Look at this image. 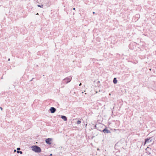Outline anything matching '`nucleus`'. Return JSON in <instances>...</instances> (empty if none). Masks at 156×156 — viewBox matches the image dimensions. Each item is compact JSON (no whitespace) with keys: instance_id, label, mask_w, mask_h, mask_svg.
<instances>
[{"instance_id":"7ed1b4c3","label":"nucleus","mask_w":156,"mask_h":156,"mask_svg":"<svg viewBox=\"0 0 156 156\" xmlns=\"http://www.w3.org/2000/svg\"><path fill=\"white\" fill-rule=\"evenodd\" d=\"M71 80V79H64L62 80V83L64 84H67Z\"/></svg>"},{"instance_id":"aec40b11","label":"nucleus","mask_w":156,"mask_h":156,"mask_svg":"<svg viewBox=\"0 0 156 156\" xmlns=\"http://www.w3.org/2000/svg\"><path fill=\"white\" fill-rule=\"evenodd\" d=\"M8 61H10V58H8Z\"/></svg>"},{"instance_id":"f257e3e1","label":"nucleus","mask_w":156,"mask_h":156,"mask_svg":"<svg viewBox=\"0 0 156 156\" xmlns=\"http://www.w3.org/2000/svg\"><path fill=\"white\" fill-rule=\"evenodd\" d=\"M32 150L37 153H39L41 152V148L37 146H33L31 147Z\"/></svg>"},{"instance_id":"9b49d317","label":"nucleus","mask_w":156,"mask_h":156,"mask_svg":"<svg viewBox=\"0 0 156 156\" xmlns=\"http://www.w3.org/2000/svg\"><path fill=\"white\" fill-rule=\"evenodd\" d=\"M38 6L39 7H40L42 8L43 7V5H38Z\"/></svg>"},{"instance_id":"1a4fd4ad","label":"nucleus","mask_w":156,"mask_h":156,"mask_svg":"<svg viewBox=\"0 0 156 156\" xmlns=\"http://www.w3.org/2000/svg\"><path fill=\"white\" fill-rule=\"evenodd\" d=\"M81 122L80 120H78L77 122V124H80L81 123Z\"/></svg>"},{"instance_id":"a211bd4d","label":"nucleus","mask_w":156,"mask_h":156,"mask_svg":"<svg viewBox=\"0 0 156 156\" xmlns=\"http://www.w3.org/2000/svg\"><path fill=\"white\" fill-rule=\"evenodd\" d=\"M73 10H75V8H73Z\"/></svg>"},{"instance_id":"423d86ee","label":"nucleus","mask_w":156,"mask_h":156,"mask_svg":"<svg viewBox=\"0 0 156 156\" xmlns=\"http://www.w3.org/2000/svg\"><path fill=\"white\" fill-rule=\"evenodd\" d=\"M103 132L105 133H109L110 132V131L109 130L106 129H103Z\"/></svg>"},{"instance_id":"4be33fe9","label":"nucleus","mask_w":156,"mask_h":156,"mask_svg":"<svg viewBox=\"0 0 156 156\" xmlns=\"http://www.w3.org/2000/svg\"><path fill=\"white\" fill-rule=\"evenodd\" d=\"M93 14H95V12H93Z\"/></svg>"},{"instance_id":"5701e85b","label":"nucleus","mask_w":156,"mask_h":156,"mask_svg":"<svg viewBox=\"0 0 156 156\" xmlns=\"http://www.w3.org/2000/svg\"><path fill=\"white\" fill-rule=\"evenodd\" d=\"M36 15H38V13H37V14H36Z\"/></svg>"},{"instance_id":"9d476101","label":"nucleus","mask_w":156,"mask_h":156,"mask_svg":"<svg viewBox=\"0 0 156 156\" xmlns=\"http://www.w3.org/2000/svg\"><path fill=\"white\" fill-rule=\"evenodd\" d=\"M17 153H20V154H22L23 152L22 151H17Z\"/></svg>"},{"instance_id":"4468645a","label":"nucleus","mask_w":156,"mask_h":156,"mask_svg":"<svg viewBox=\"0 0 156 156\" xmlns=\"http://www.w3.org/2000/svg\"><path fill=\"white\" fill-rule=\"evenodd\" d=\"M0 108L2 110H2L3 108H2V107H0Z\"/></svg>"},{"instance_id":"0eeeda50","label":"nucleus","mask_w":156,"mask_h":156,"mask_svg":"<svg viewBox=\"0 0 156 156\" xmlns=\"http://www.w3.org/2000/svg\"><path fill=\"white\" fill-rule=\"evenodd\" d=\"M61 118L64 121H66L67 119L66 117L64 115H62L61 117Z\"/></svg>"},{"instance_id":"f8f14e48","label":"nucleus","mask_w":156,"mask_h":156,"mask_svg":"<svg viewBox=\"0 0 156 156\" xmlns=\"http://www.w3.org/2000/svg\"><path fill=\"white\" fill-rule=\"evenodd\" d=\"M146 139H145V142H144V145H145L146 144Z\"/></svg>"},{"instance_id":"39448f33","label":"nucleus","mask_w":156,"mask_h":156,"mask_svg":"<svg viewBox=\"0 0 156 156\" xmlns=\"http://www.w3.org/2000/svg\"><path fill=\"white\" fill-rule=\"evenodd\" d=\"M51 113H53L55 112L56 109L54 107H52L49 109Z\"/></svg>"},{"instance_id":"6e6552de","label":"nucleus","mask_w":156,"mask_h":156,"mask_svg":"<svg viewBox=\"0 0 156 156\" xmlns=\"http://www.w3.org/2000/svg\"><path fill=\"white\" fill-rule=\"evenodd\" d=\"M117 79H114L113 82L115 84H116L117 83Z\"/></svg>"},{"instance_id":"393cba45","label":"nucleus","mask_w":156,"mask_h":156,"mask_svg":"<svg viewBox=\"0 0 156 156\" xmlns=\"http://www.w3.org/2000/svg\"><path fill=\"white\" fill-rule=\"evenodd\" d=\"M16 151V150H15V151Z\"/></svg>"},{"instance_id":"f3484780","label":"nucleus","mask_w":156,"mask_h":156,"mask_svg":"<svg viewBox=\"0 0 156 156\" xmlns=\"http://www.w3.org/2000/svg\"><path fill=\"white\" fill-rule=\"evenodd\" d=\"M148 148V149H150V150H151V149L149 148V147H147V149Z\"/></svg>"},{"instance_id":"20e7f679","label":"nucleus","mask_w":156,"mask_h":156,"mask_svg":"<svg viewBox=\"0 0 156 156\" xmlns=\"http://www.w3.org/2000/svg\"><path fill=\"white\" fill-rule=\"evenodd\" d=\"M52 140L51 138H48L46 139L45 140V142L46 143L48 144H51V141Z\"/></svg>"},{"instance_id":"ddd939ff","label":"nucleus","mask_w":156,"mask_h":156,"mask_svg":"<svg viewBox=\"0 0 156 156\" xmlns=\"http://www.w3.org/2000/svg\"><path fill=\"white\" fill-rule=\"evenodd\" d=\"M20 148H17V150L18 151L20 150Z\"/></svg>"},{"instance_id":"dca6fc26","label":"nucleus","mask_w":156,"mask_h":156,"mask_svg":"<svg viewBox=\"0 0 156 156\" xmlns=\"http://www.w3.org/2000/svg\"><path fill=\"white\" fill-rule=\"evenodd\" d=\"M147 154H151V153L150 152H148Z\"/></svg>"},{"instance_id":"f03ea898","label":"nucleus","mask_w":156,"mask_h":156,"mask_svg":"<svg viewBox=\"0 0 156 156\" xmlns=\"http://www.w3.org/2000/svg\"><path fill=\"white\" fill-rule=\"evenodd\" d=\"M154 138L153 137H151L148 138H147V144L149 143H151V144H152L153 142Z\"/></svg>"},{"instance_id":"6ab92c4d","label":"nucleus","mask_w":156,"mask_h":156,"mask_svg":"<svg viewBox=\"0 0 156 156\" xmlns=\"http://www.w3.org/2000/svg\"><path fill=\"white\" fill-rule=\"evenodd\" d=\"M81 83H80L79 84V86H81Z\"/></svg>"},{"instance_id":"412c9836","label":"nucleus","mask_w":156,"mask_h":156,"mask_svg":"<svg viewBox=\"0 0 156 156\" xmlns=\"http://www.w3.org/2000/svg\"><path fill=\"white\" fill-rule=\"evenodd\" d=\"M52 155V154H51L50 155V156H51Z\"/></svg>"},{"instance_id":"b1692460","label":"nucleus","mask_w":156,"mask_h":156,"mask_svg":"<svg viewBox=\"0 0 156 156\" xmlns=\"http://www.w3.org/2000/svg\"><path fill=\"white\" fill-rule=\"evenodd\" d=\"M150 69V70H151V69Z\"/></svg>"},{"instance_id":"2eb2a0df","label":"nucleus","mask_w":156,"mask_h":156,"mask_svg":"<svg viewBox=\"0 0 156 156\" xmlns=\"http://www.w3.org/2000/svg\"><path fill=\"white\" fill-rule=\"evenodd\" d=\"M39 0H37V2L38 3H39V2H40Z\"/></svg>"}]
</instances>
